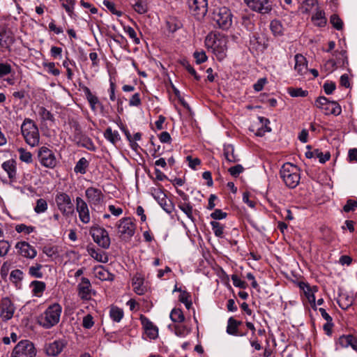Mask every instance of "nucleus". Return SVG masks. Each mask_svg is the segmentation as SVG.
<instances>
[{"label":"nucleus","mask_w":357,"mask_h":357,"mask_svg":"<svg viewBox=\"0 0 357 357\" xmlns=\"http://www.w3.org/2000/svg\"><path fill=\"white\" fill-rule=\"evenodd\" d=\"M75 4V0H64L62 2V6L65 8L66 11L70 17H72L73 14Z\"/></svg>","instance_id":"nucleus-51"},{"label":"nucleus","mask_w":357,"mask_h":357,"mask_svg":"<svg viewBox=\"0 0 357 357\" xmlns=\"http://www.w3.org/2000/svg\"><path fill=\"white\" fill-rule=\"evenodd\" d=\"M93 241L103 248H108L110 245V238L108 232L103 228L95 227L91 230Z\"/></svg>","instance_id":"nucleus-14"},{"label":"nucleus","mask_w":357,"mask_h":357,"mask_svg":"<svg viewBox=\"0 0 357 357\" xmlns=\"http://www.w3.org/2000/svg\"><path fill=\"white\" fill-rule=\"evenodd\" d=\"M316 158L319 159V161L321 163H325L328 161L331 158V154L329 152H326L325 153L320 151L319 149L315 150Z\"/></svg>","instance_id":"nucleus-60"},{"label":"nucleus","mask_w":357,"mask_h":357,"mask_svg":"<svg viewBox=\"0 0 357 357\" xmlns=\"http://www.w3.org/2000/svg\"><path fill=\"white\" fill-rule=\"evenodd\" d=\"M19 158L20 160L26 163H31L32 162V154L23 148L18 149Z\"/></svg>","instance_id":"nucleus-46"},{"label":"nucleus","mask_w":357,"mask_h":357,"mask_svg":"<svg viewBox=\"0 0 357 357\" xmlns=\"http://www.w3.org/2000/svg\"><path fill=\"white\" fill-rule=\"evenodd\" d=\"M312 21L314 24L322 27L326 24V18L325 17V13L321 10H317L314 15L312 16Z\"/></svg>","instance_id":"nucleus-35"},{"label":"nucleus","mask_w":357,"mask_h":357,"mask_svg":"<svg viewBox=\"0 0 357 357\" xmlns=\"http://www.w3.org/2000/svg\"><path fill=\"white\" fill-rule=\"evenodd\" d=\"M94 274L100 280H112V275L102 266H99L94 269Z\"/></svg>","instance_id":"nucleus-37"},{"label":"nucleus","mask_w":357,"mask_h":357,"mask_svg":"<svg viewBox=\"0 0 357 357\" xmlns=\"http://www.w3.org/2000/svg\"><path fill=\"white\" fill-rule=\"evenodd\" d=\"M125 32L128 34V36L132 40L133 43L136 45L139 44L140 40L137 36V33L135 29L130 26L126 27Z\"/></svg>","instance_id":"nucleus-55"},{"label":"nucleus","mask_w":357,"mask_h":357,"mask_svg":"<svg viewBox=\"0 0 357 357\" xmlns=\"http://www.w3.org/2000/svg\"><path fill=\"white\" fill-rule=\"evenodd\" d=\"M89 253L92 258L99 262L107 263L108 261V256L104 251L91 248L89 250Z\"/></svg>","instance_id":"nucleus-33"},{"label":"nucleus","mask_w":357,"mask_h":357,"mask_svg":"<svg viewBox=\"0 0 357 357\" xmlns=\"http://www.w3.org/2000/svg\"><path fill=\"white\" fill-rule=\"evenodd\" d=\"M244 170L243 167L241 165H236L235 166L231 167L228 172L229 174L234 177H237L240 174H241Z\"/></svg>","instance_id":"nucleus-62"},{"label":"nucleus","mask_w":357,"mask_h":357,"mask_svg":"<svg viewBox=\"0 0 357 357\" xmlns=\"http://www.w3.org/2000/svg\"><path fill=\"white\" fill-rule=\"evenodd\" d=\"M170 318L172 321L181 323L185 320L183 312L180 309L174 308L170 313Z\"/></svg>","instance_id":"nucleus-44"},{"label":"nucleus","mask_w":357,"mask_h":357,"mask_svg":"<svg viewBox=\"0 0 357 357\" xmlns=\"http://www.w3.org/2000/svg\"><path fill=\"white\" fill-rule=\"evenodd\" d=\"M42 268L41 264H36V266H32L29 268V273L36 278H41L43 277V273L40 271Z\"/></svg>","instance_id":"nucleus-50"},{"label":"nucleus","mask_w":357,"mask_h":357,"mask_svg":"<svg viewBox=\"0 0 357 357\" xmlns=\"http://www.w3.org/2000/svg\"><path fill=\"white\" fill-rule=\"evenodd\" d=\"M357 208V200L349 199L347 201L346 204L343 207L344 212L349 213L354 211Z\"/></svg>","instance_id":"nucleus-54"},{"label":"nucleus","mask_w":357,"mask_h":357,"mask_svg":"<svg viewBox=\"0 0 357 357\" xmlns=\"http://www.w3.org/2000/svg\"><path fill=\"white\" fill-rule=\"evenodd\" d=\"M212 19L222 29H228L232 24V14L227 7L215 8L213 12Z\"/></svg>","instance_id":"nucleus-5"},{"label":"nucleus","mask_w":357,"mask_h":357,"mask_svg":"<svg viewBox=\"0 0 357 357\" xmlns=\"http://www.w3.org/2000/svg\"><path fill=\"white\" fill-rule=\"evenodd\" d=\"M270 29L275 36H280L283 34L284 29L282 23L279 20H274L271 21L270 24Z\"/></svg>","instance_id":"nucleus-40"},{"label":"nucleus","mask_w":357,"mask_h":357,"mask_svg":"<svg viewBox=\"0 0 357 357\" xmlns=\"http://www.w3.org/2000/svg\"><path fill=\"white\" fill-rule=\"evenodd\" d=\"M136 225L130 218H123L119 221V233L123 238H131L135 232Z\"/></svg>","instance_id":"nucleus-11"},{"label":"nucleus","mask_w":357,"mask_h":357,"mask_svg":"<svg viewBox=\"0 0 357 357\" xmlns=\"http://www.w3.org/2000/svg\"><path fill=\"white\" fill-rule=\"evenodd\" d=\"M211 225L215 236L218 238H222L225 227L217 221H211Z\"/></svg>","instance_id":"nucleus-43"},{"label":"nucleus","mask_w":357,"mask_h":357,"mask_svg":"<svg viewBox=\"0 0 357 357\" xmlns=\"http://www.w3.org/2000/svg\"><path fill=\"white\" fill-rule=\"evenodd\" d=\"M85 195L91 206L100 205L104 199V195L102 191L93 187L88 188L85 191Z\"/></svg>","instance_id":"nucleus-16"},{"label":"nucleus","mask_w":357,"mask_h":357,"mask_svg":"<svg viewBox=\"0 0 357 357\" xmlns=\"http://www.w3.org/2000/svg\"><path fill=\"white\" fill-rule=\"evenodd\" d=\"M105 138L110 142L112 144H115L120 139V135L116 130H112V129L109 127L107 128L104 132Z\"/></svg>","instance_id":"nucleus-36"},{"label":"nucleus","mask_w":357,"mask_h":357,"mask_svg":"<svg viewBox=\"0 0 357 357\" xmlns=\"http://www.w3.org/2000/svg\"><path fill=\"white\" fill-rule=\"evenodd\" d=\"M0 319L6 322L11 319L15 311V307L11 300L5 297L0 302Z\"/></svg>","instance_id":"nucleus-12"},{"label":"nucleus","mask_w":357,"mask_h":357,"mask_svg":"<svg viewBox=\"0 0 357 357\" xmlns=\"http://www.w3.org/2000/svg\"><path fill=\"white\" fill-rule=\"evenodd\" d=\"M270 121L265 117L258 116L257 121L253 122L249 130L253 132L256 136L262 137L266 132H271V129L268 126Z\"/></svg>","instance_id":"nucleus-13"},{"label":"nucleus","mask_w":357,"mask_h":357,"mask_svg":"<svg viewBox=\"0 0 357 357\" xmlns=\"http://www.w3.org/2000/svg\"><path fill=\"white\" fill-rule=\"evenodd\" d=\"M61 312V305L57 303H53L38 316V324L45 329H50L59 322Z\"/></svg>","instance_id":"nucleus-2"},{"label":"nucleus","mask_w":357,"mask_h":357,"mask_svg":"<svg viewBox=\"0 0 357 357\" xmlns=\"http://www.w3.org/2000/svg\"><path fill=\"white\" fill-rule=\"evenodd\" d=\"M13 31L5 26H0V47L8 49L14 43Z\"/></svg>","instance_id":"nucleus-19"},{"label":"nucleus","mask_w":357,"mask_h":357,"mask_svg":"<svg viewBox=\"0 0 357 357\" xmlns=\"http://www.w3.org/2000/svg\"><path fill=\"white\" fill-rule=\"evenodd\" d=\"M242 324L241 321H237L233 317H230L227 321V333L231 335L235 336H244L246 333H239L238 326Z\"/></svg>","instance_id":"nucleus-26"},{"label":"nucleus","mask_w":357,"mask_h":357,"mask_svg":"<svg viewBox=\"0 0 357 357\" xmlns=\"http://www.w3.org/2000/svg\"><path fill=\"white\" fill-rule=\"evenodd\" d=\"M76 210L79 215L80 221L84 224H87L90 222L91 217L89 209L86 202L81 197L76 198Z\"/></svg>","instance_id":"nucleus-17"},{"label":"nucleus","mask_w":357,"mask_h":357,"mask_svg":"<svg viewBox=\"0 0 357 357\" xmlns=\"http://www.w3.org/2000/svg\"><path fill=\"white\" fill-rule=\"evenodd\" d=\"M190 13L197 20L204 19L208 11L207 0H188Z\"/></svg>","instance_id":"nucleus-9"},{"label":"nucleus","mask_w":357,"mask_h":357,"mask_svg":"<svg viewBox=\"0 0 357 357\" xmlns=\"http://www.w3.org/2000/svg\"><path fill=\"white\" fill-rule=\"evenodd\" d=\"M15 230L18 233L24 232L26 234H29L34 231V227L32 226H27L24 224H20L16 225Z\"/></svg>","instance_id":"nucleus-57"},{"label":"nucleus","mask_w":357,"mask_h":357,"mask_svg":"<svg viewBox=\"0 0 357 357\" xmlns=\"http://www.w3.org/2000/svg\"><path fill=\"white\" fill-rule=\"evenodd\" d=\"M132 287L135 292L138 295H143L146 292V287L144 285V279L136 275L132 278Z\"/></svg>","instance_id":"nucleus-28"},{"label":"nucleus","mask_w":357,"mask_h":357,"mask_svg":"<svg viewBox=\"0 0 357 357\" xmlns=\"http://www.w3.org/2000/svg\"><path fill=\"white\" fill-rule=\"evenodd\" d=\"M44 67L47 68V72L54 76H59L60 75V70L56 68L55 63L54 62H49L44 63Z\"/></svg>","instance_id":"nucleus-61"},{"label":"nucleus","mask_w":357,"mask_h":357,"mask_svg":"<svg viewBox=\"0 0 357 357\" xmlns=\"http://www.w3.org/2000/svg\"><path fill=\"white\" fill-rule=\"evenodd\" d=\"M178 208L187 215L190 220H193L192 206L190 204V203H181L178 204Z\"/></svg>","instance_id":"nucleus-47"},{"label":"nucleus","mask_w":357,"mask_h":357,"mask_svg":"<svg viewBox=\"0 0 357 357\" xmlns=\"http://www.w3.org/2000/svg\"><path fill=\"white\" fill-rule=\"evenodd\" d=\"M288 93L291 97H305L307 95V91L301 88H289Z\"/></svg>","instance_id":"nucleus-49"},{"label":"nucleus","mask_w":357,"mask_h":357,"mask_svg":"<svg viewBox=\"0 0 357 357\" xmlns=\"http://www.w3.org/2000/svg\"><path fill=\"white\" fill-rule=\"evenodd\" d=\"M224 155L229 162H236L239 160L238 156L234 153V148L231 144L224 145Z\"/></svg>","instance_id":"nucleus-29"},{"label":"nucleus","mask_w":357,"mask_h":357,"mask_svg":"<svg viewBox=\"0 0 357 357\" xmlns=\"http://www.w3.org/2000/svg\"><path fill=\"white\" fill-rule=\"evenodd\" d=\"M317 107L322 109L325 114L338 116L342 112L340 105L335 101H330L324 96L319 97L315 101Z\"/></svg>","instance_id":"nucleus-7"},{"label":"nucleus","mask_w":357,"mask_h":357,"mask_svg":"<svg viewBox=\"0 0 357 357\" xmlns=\"http://www.w3.org/2000/svg\"><path fill=\"white\" fill-rule=\"evenodd\" d=\"M23 273L19 269H15L11 271L10 279L13 282H17L22 279Z\"/></svg>","instance_id":"nucleus-64"},{"label":"nucleus","mask_w":357,"mask_h":357,"mask_svg":"<svg viewBox=\"0 0 357 357\" xmlns=\"http://www.w3.org/2000/svg\"><path fill=\"white\" fill-rule=\"evenodd\" d=\"M12 71V67L9 63H0V78L10 74Z\"/></svg>","instance_id":"nucleus-59"},{"label":"nucleus","mask_w":357,"mask_h":357,"mask_svg":"<svg viewBox=\"0 0 357 357\" xmlns=\"http://www.w3.org/2000/svg\"><path fill=\"white\" fill-rule=\"evenodd\" d=\"M89 165V161L85 158H81L76 163L74 171L75 173L84 174Z\"/></svg>","instance_id":"nucleus-38"},{"label":"nucleus","mask_w":357,"mask_h":357,"mask_svg":"<svg viewBox=\"0 0 357 357\" xmlns=\"http://www.w3.org/2000/svg\"><path fill=\"white\" fill-rule=\"evenodd\" d=\"M300 287L303 290L304 294L308 302L312 305V307L314 309H316L315 296L312 289H310V287L306 283L301 282L300 284Z\"/></svg>","instance_id":"nucleus-30"},{"label":"nucleus","mask_w":357,"mask_h":357,"mask_svg":"<svg viewBox=\"0 0 357 357\" xmlns=\"http://www.w3.org/2000/svg\"><path fill=\"white\" fill-rule=\"evenodd\" d=\"M58 209L63 215H68L73 211V204L70 196L65 192H58L55 197Z\"/></svg>","instance_id":"nucleus-10"},{"label":"nucleus","mask_w":357,"mask_h":357,"mask_svg":"<svg viewBox=\"0 0 357 357\" xmlns=\"http://www.w3.org/2000/svg\"><path fill=\"white\" fill-rule=\"evenodd\" d=\"M78 296L82 300L89 301L91 298L92 289L89 280L82 278L77 285Z\"/></svg>","instance_id":"nucleus-18"},{"label":"nucleus","mask_w":357,"mask_h":357,"mask_svg":"<svg viewBox=\"0 0 357 357\" xmlns=\"http://www.w3.org/2000/svg\"><path fill=\"white\" fill-rule=\"evenodd\" d=\"M181 63L189 72V73H190L192 75L194 76V77L197 80H199L200 79V77L197 74L195 70L190 64L188 61H187L185 59H183V60L181 61Z\"/></svg>","instance_id":"nucleus-52"},{"label":"nucleus","mask_w":357,"mask_h":357,"mask_svg":"<svg viewBox=\"0 0 357 357\" xmlns=\"http://www.w3.org/2000/svg\"><path fill=\"white\" fill-rule=\"evenodd\" d=\"M36 349L33 342L28 340L20 341L14 347L10 357H35Z\"/></svg>","instance_id":"nucleus-6"},{"label":"nucleus","mask_w":357,"mask_h":357,"mask_svg":"<svg viewBox=\"0 0 357 357\" xmlns=\"http://www.w3.org/2000/svg\"><path fill=\"white\" fill-rule=\"evenodd\" d=\"M36 112L41 121H54V120L53 114L43 106L38 105L36 107Z\"/></svg>","instance_id":"nucleus-31"},{"label":"nucleus","mask_w":357,"mask_h":357,"mask_svg":"<svg viewBox=\"0 0 357 357\" xmlns=\"http://www.w3.org/2000/svg\"><path fill=\"white\" fill-rule=\"evenodd\" d=\"M38 159L41 165L53 169L56 166L57 160L52 150L46 146H41L38 150Z\"/></svg>","instance_id":"nucleus-8"},{"label":"nucleus","mask_w":357,"mask_h":357,"mask_svg":"<svg viewBox=\"0 0 357 357\" xmlns=\"http://www.w3.org/2000/svg\"><path fill=\"white\" fill-rule=\"evenodd\" d=\"M124 315L123 310L115 305H112L109 308V317L115 322H120Z\"/></svg>","instance_id":"nucleus-34"},{"label":"nucleus","mask_w":357,"mask_h":357,"mask_svg":"<svg viewBox=\"0 0 357 357\" xmlns=\"http://www.w3.org/2000/svg\"><path fill=\"white\" fill-rule=\"evenodd\" d=\"M65 344L61 340H55L53 342L46 344L45 352L48 356H56L63 350Z\"/></svg>","instance_id":"nucleus-22"},{"label":"nucleus","mask_w":357,"mask_h":357,"mask_svg":"<svg viewBox=\"0 0 357 357\" xmlns=\"http://www.w3.org/2000/svg\"><path fill=\"white\" fill-rule=\"evenodd\" d=\"M158 204L167 213H171L172 212L174 205L170 200L167 199V197L162 199V202H160Z\"/></svg>","instance_id":"nucleus-53"},{"label":"nucleus","mask_w":357,"mask_h":357,"mask_svg":"<svg viewBox=\"0 0 357 357\" xmlns=\"http://www.w3.org/2000/svg\"><path fill=\"white\" fill-rule=\"evenodd\" d=\"M294 70L300 75H305L307 71V63L304 56L297 54L294 56Z\"/></svg>","instance_id":"nucleus-23"},{"label":"nucleus","mask_w":357,"mask_h":357,"mask_svg":"<svg viewBox=\"0 0 357 357\" xmlns=\"http://www.w3.org/2000/svg\"><path fill=\"white\" fill-rule=\"evenodd\" d=\"M33 294L36 296H40L45 289V284L43 282L35 280L31 282Z\"/></svg>","instance_id":"nucleus-39"},{"label":"nucleus","mask_w":357,"mask_h":357,"mask_svg":"<svg viewBox=\"0 0 357 357\" xmlns=\"http://www.w3.org/2000/svg\"><path fill=\"white\" fill-rule=\"evenodd\" d=\"M280 176L285 185L289 188H295L300 183V169L290 162L282 166Z\"/></svg>","instance_id":"nucleus-3"},{"label":"nucleus","mask_w":357,"mask_h":357,"mask_svg":"<svg viewBox=\"0 0 357 357\" xmlns=\"http://www.w3.org/2000/svg\"><path fill=\"white\" fill-rule=\"evenodd\" d=\"M15 248L18 250L19 253L24 257L33 259L37 255L36 249L25 241L18 242Z\"/></svg>","instance_id":"nucleus-21"},{"label":"nucleus","mask_w":357,"mask_h":357,"mask_svg":"<svg viewBox=\"0 0 357 357\" xmlns=\"http://www.w3.org/2000/svg\"><path fill=\"white\" fill-rule=\"evenodd\" d=\"M330 22L336 29L340 30L342 29L343 22L338 15L335 14L332 15L331 16Z\"/></svg>","instance_id":"nucleus-56"},{"label":"nucleus","mask_w":357,"mask_h":357,"mask_svg":"<svg viewBox=\"0 0 357 357\" xmlns=\"http://www.w3.org/2000/svg\"><path fill=\"white\" fill-rule=\"evenodd\" d=\"M1 167L7 173L10 182L15 181L17 174L16 162L13 160H8L3 162Z\"/></svg>","instance_id":"nucleus-24"},{"label":"nucleus","mask_w":357,"mask_h":357,"mask_svg":"<svg viewBox=\"0 0 357 357\" xmlns=\"http://www.w3.org/2000/svg\"><path fill=\"white\" fill-rule=\"evenodd\" d=\"M231 278L233 282V284L235 287H239L241 289H245L247 287V283L245 281L241 280L237 275H236V274L232 275Z\"/></svg>","instance_id":"nucleus-58"},{"label":"nucleus","mask_w":357,"mask_h":357,"mask_svg":"<svg viewBox=\"0 0 357 357\" xmlns=\"http://www.w3.org/2000/svg\"><path fill=\"white\" fill-rule=\"evenodd\" d=\"M149 192L158 203L162 202V199L167 197L162 191V185L158 183H156V187L150 188Z\"/></svg>","instance_id":"nucleus-32"},{"label":"nucleus","mask_w":357,"mask_h":357,"mask_svg":"<svg viewBox=\"0 0 357 357\" xmlns=\"http://www.w3.org/2000/svg\"><path fill=\"white\" fill-rule=\"evenodd\" d=\"M246 5L252 10L260 13H268L272 9L269 0H244Z\"/></svg>","instance_id":"nucleus-15"},{"label":"nucleus","mask_w":357,"mask_h":357,"mask_svg":"<svg viewBox=\"0 0 357 357\" xmlns=\"http://www.w3.org/2000/svg\"><path fill=\"white\" fill-rule=\"evenodd\" d=\"M227 38L222 34H208L205 39V45L211 50L219 61L223 60L227 56Z\"/></svg>","instance_id":"nucleus-1"},{"label":"nucleus","mask_w":357,"mask_h":357,"mask_svg":"<svg viewBox=\"0 0 357 357\" xmlns=\"http://www.w3.org/2000/svg\"><path fill=\"white\" fill-rule=\"evenodd\" d=\"M132 7L137 13L141 15L148 11L147 3L144 0H137Z\"/></svg>","instance_id":"nucleus-42"},{"label":"nucleus","mask_w":357,"mask_h":357,"mask_svg":"<svg viewBox=\"0 0 357 357\" xmlns=\"http://www.w3.org/2000/svg\"><path fill=\"white\" fill-rule=\"evenodd\" d=\"M178 300L180 302L183 303L185 306V307L189 310L192 307V301L190 300V295L188 292L186 291H181V294H180Z\"/></svg>","instance_id":"nucleus-45"},{"label":"nucleus","mask_w":357,"mask_h":357,"mask_svg":"<svg viewBox=\"0 0 357 357\" xmlns=\"http://www.w3.org/2000/svg\"><path fill=\"white\" fill-rule=\"evenodd\" d=\"M339 306L343 310H347L353 303L352 297L342 296L338 301Z\"/></svg>","instance_id":"nucleus-48"},{"label":"nucleus","mask_w":357,"mask_h":357,"mask_svg":"<svg viewBox=\"0 0 357 357\" xmlns=\"http://www.w3.org/2000/svg\"><path fill=\"white\" fill-rule=\"evenodd\" d=\"M47 208L48 205L47 201L40 198L36 201L34 211L38 214L43 213L47 211Z\"/></svg>","instance_id":"nucleus-41"},{"label":"nucleus","mask_w":357,"mask_h":357,"mask_svg":"<svg viewBox=\"0 0 357 357\" xmlns=\"http://www.w3.org/2000/svg\"><path fill=\"white\" fill-rule=\"evenodd\" d=\"M193 56L195 59L196 63L198 64L202 63L207 60V56L204 51L195 52Z\"/></svg>","instance_id":"nucleus-63"},{"label":"nucleus","mask_w":357,"mask_h":357,"mask_svg":"<svg viewBox=\"0 0 357 357\" xmlns=\"http://www.w3.org/2000/svg\"><path fill=\"white\" fill-rule=\"evenodd\" d=\"M83 91L85 94V96L90 105L91 109L95 112L98 107L102 106L101 102L99 101L98 98L93 95L89 88L87 86L83 87Z\"/></svg>","instance_id":"nucleus-27"},{"label":"nucleus","mask_w":357,"mask_h":357,"mask_svg":"<svg viewBox=\"0 0 357 357\" xmlns=\"http://www.w3.org/2000/svg\"><path fill=\"white\" fill-rule=\"evenodd\" d=\"M145 334L151 340H155L158 336V329L147 317L141 315L139 317Z\"/></svg>","instance_id":"nucleus-20"},{"label":"nucleus","mask_w":357,"mask_h":357,"mask_svg":"<svg viewBox=\"0 0 357 357\" xmlns=\"http://www.w3.org/2000/svg\"><path fill=\"white\" fill-rule=\"evenodd\" d=\"M21 132L26 143L31 147H36L40 142L38 128L33 120L26 118L21 125Z\"/></svg>","instance_id":"nucleus-4"},{"label":"nucleus","mask_w":357,"mask_h":357,"mask_svg":"<svg viewBox=\"0 0 357 357\" xmlns=\"http://www.w3.org/2000/svg\"><path fill=\"white\" fill-rule=\"evenodd\" d=\"M338 347L347 348L351 347L354 350H357V340L351 335L341 336L337 343Z\"/></svg>","instance_id":"nucleus-25"}]
</instances>
